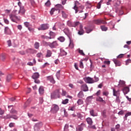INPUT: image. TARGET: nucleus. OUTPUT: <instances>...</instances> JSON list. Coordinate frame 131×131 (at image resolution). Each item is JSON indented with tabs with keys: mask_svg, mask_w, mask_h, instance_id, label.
<instances>
[{
	"mask_svg": "<svg viewBox=\"0 0 131 131\" xmlns=\"http://www.w3.org/2000/svg\"><path fill=\"white\" fill-rule=\"evenodd\" d=\"M63 9H64V7H63V6H62V5L57 4V5H55V8H53L51 10L50 14L54 15V12L55 11H58V14H59L60 11H61V10H63Z\"/></svg>",
	"mask_w": 131,
	"mask_h": 131,
	"instance_id": "nucleus-1",
	"label": "nucleus"
},
{
	"mask_svg": "<svg viewBox=\"0 0 131 131\" xmlns=\"http://www.w3.org/2000/svg\"><path fill=\"white\" fill-rule=\"evenodd\" d=\"M60 90H56L51 94V99H58L60 98Z\"/></svg>",
	"mask_w": 131,
	"mask_h": 131,
	"instance_id": "nucleus-2",
	"label": "nucleus"
},
{
	"mask_svg": "<svg viewBox=\"0 0 131 131\" xmlns=\"http://www.w3.org/2000/svg\"><path fill=\"white\" fill-rule=\"evenodd\" d=\"M9 16L12 22H16V21H20V20H21V18L20 17L17 16L14 13H12L9 15Z\"/></svg>",
	"mask_w": 131,
	"mask_h": 131,
	"instance_id": "nucleus-3",
	"label": "nucleus"
},
{
	"mask_svg": "<svg viewBox=\"0 0 131 131\" xmlns=\"http://www.w3.org/2000/svg\"><path fill=\"white\" fill-rule=\"evenodd\" d=\"M59 105L57 104H53L51 106V112L52 113H57L59 111Z\"/></svg>",
	"mask_w": 131,
	"mask_h": 131,
	"instance_id": "nucleus-4",
	"label": "nucleus"
},
{
	"mask_svg": "<svg viewBox=\"0 0 131 131\" xmlns=\"http://www.w3.org/2000/svg\"><path fill=\"white\" fill-rule=\"evenodd\" d=\"M94 24H97V25H101V24H107V22L104 19H98L94 20Z\"/></svg>",
	"mask_w": 131,
	"mask_h": 131,
	"instance_id": "nucleus-5",
	"label": "nucleus"
},
{
	"mask_svg": "<svg viewBox=\"0 0 131 131\" xmlns=\"http://www.w3.org/2000/svg\"><path fill=\"white\" fill-rule=\"evenodd\" d=\"M47 45L51 49H54V48H56V47H58V46H59V44H58V42H57V41H54L52 43L48 42Z\"/></svg>",
	"mask_w": 131,
	"mask_h": 131,
	"instance_id": "nucleus-6",
	"label": "nucleus"
},
{
	"mask_svg": "<svg viewBox=\"0 0 131 131\" xmlns=\"http://www.w3.org/2000/svg\"><path fill=\"white\" fill-rule=\"evenodd\" d=\"M41 126H42V123L39 122L36 123L34 126V131H39Z\"/></svg>",
	"mask_w": 131,
	"mask_h": 131,
	"instance_id": "nucleus-7",
	"label": "nucleus"
},
{
	"mask_svg": "<svg viewBox=\"0 0 131 131\" xmlns=\"http://www.w3.org/2000/svg\"><path fill=\"white\" fill-rule=\"evenodd\" d=\"M49 24H42L40 26V28H38V30H47V29H49Z\"/></svg>",
	"mask_w": 131,
	"mask_h": 131,
	"instance_id": "nucleus-8",
	"label": "nucleus"
},
{
	"mask_svg": "<svg viewBox=\"0 0 131 131\" xmlns=\"http://www.w3.org/2000/svg\"><path fill=\"white\" fill-rule=\"evenodd\" d=\"M63 32L67 35V36H68V37H69V38H70V36H71V32H70V30H69L68 28H66L63 30Z\"/></svg>",
	"mask_w": 131,
	"mask_h": 131,
	"instance_id": "nucleus-9",
	"label": "nucleus"
},
{
	"mask_svg": "<svg viewBox=\"0 0 131 131\" xmlns=\"http://www.w3.org/2000/svg\"><path fill=\"white\" fill-rule=\"evenodd\" d=\"M122 91L124 95H126L127 94H128V93H129V88L127 86L124 87Z\"/></svg>",
	"mask_w": 131,
	"mask_h": 131,
	"instance_id": "nucleus-10",
	"label": "nucleus"
},
{
	"mask_svg": "<svg viewBox=\"0 0 131 131\" xmlns=\"http://www.w3.org/2000/svg\"><path fill=\"white\" fill-rule=\"evenodd\" d=\"M113 96H114L115 97H118V96L120 95V92L119 90L116 91L115 90V89H113Z\"/></svg>",
	"mask_w": 131,
	"mask_h": 131,
	"instance_id": "nucleus-11",
	"label": "nucleus"
},
{
	"mask_svg": "<svg viewBox=\"0 0 131 131\" xmlns=\"http://www.w3.org/2000/svg\"><path fill=\"white\" fill-rule=\"evenodd\" d=\"M82 25H80V30H79L78 33L79 34V35H82L83 33H84V31L83 30V29H82Z\"/></svg>",
	"mask_w": 131,
	"mask_h": 131,
	"instance_id": "nucleus-12",
	"label": "nucleus"
},
{
	"mask_svg": "<svg viewBox=\"0 0 131 131\" xmlns=\"http://www.w3.org/2000/svg\"><path fill=\"white\" fill-rule=\"evenodd\" d=\"M38 77H39V74H38V73H34V74L32 76V78H33V79H35L34 82H37V81H36V78H38Z\"/></svg>",
	"mask_w": 131,
	"mask_h": 131,
	"instance_id": "nucleus-13",
	"label": "nucleus"
},
{
	"mask_svg": "<svg viewBox=\"0 0 131 131\" xmlns=\"http://www.w3.org/2000/svg\"><path fill=\"white\" fill-rule=\"evenodd\" d=\"M83 79L85 82H93V78L90 77H85Z\"/></svg>",
	"mask_w": 131,
	"mask_h": 131,
	"instance_id": "nucleus-14",
	"label": "nucleus"
},
{
	"mask_svg": "<svg viewBox=\"0 0 131 131\" xmlns=\"http://www.w3.org/2000/svg\"><path fill=\"white\" fill-rule=\"evenodd\" d=\"M81 89L83 92H88L89 91V87L86 84H83L81 86Z\"/></svg>",
	"mask_w": 131,
	"mask_h": 131,
	"instance_id": "nucleus-15",
	"label": "nucleus"
},
{
	"mask_svg": "<svg viewBox=\"0 0 131 131\" xmlns=\"http://www.w3.org/2000/svg\"><path fill=\"white\" fill-rule=\"evenodd\" d=\"M13 78V74H8L6 77V81L8 82L11 81Z\"/></svg>",
	"mask_w": 131,
	"mask_h": 131,
	"instance_id": "nucleus-16",
	"label": "nucleus"
},
{
	"mask_svg": "<svg viewBox=\"0 0 131 131\" xmlns=\"http://www.w3.org/2000/svg\"><path fill=\"white\" fill-rule=\"evenodd\" d=\"M26 10L24 9V7H21L20 8V10L18 12V14H20V15H24V14H25Z\"/></svg>",
	"mask_w": 131,
	"mask_h": 131,
	"instance_id": "nucleus-17",
	"label": "nucleus"
},
{
	"mask_svg": "<svg viewBox=\"0 0 131 131\" xmlns=\"http://www.w3.org/2000/svg\"><path fill=\"white\" fill-rule=\"evenodd\" d=\"M86 122L89 124V125H93V120L92 118L88 117L86 119Z\"/></svg>",
	"mask_w": 131,
	"mask_h": 131,
	"instance_id": "nucleus-18",
	"label": "nucleus"
},
{
	"mask_svg": "<svg viewBox=\"0 0 131 131\" xmlns=\"http://www.w3.org/2000/svg\"><path fill=\"white\" fill-rule=\"evenodd\" d=\"M39 93L40 95H43L45 94V89H43V86H40L39 89Z\"/></svg>",
	"mask_w": 131,
	"mask_h": 131,
	"instance_id": "nucleus-19",
	"label": "nucleus"
},
{
	"mask_svg": "<svg viewBox=\"0 0 131 131\" xmlns=\"http://www.w3.org/2000/svg\"><path fill=\"white\" fill-rule=\"evenodd\" d=\"M90 115L91 116H98V113L95 112V111L94 110H92L90 111Z\"/></svg>",
	"mask_w": 131,
	"mask_h": 131,
	"instance_id": "nucleus-20",
	"label": "nucleus"
},
{
	"mask_svg": "<svg viewBox=\"0 0 131 131\" xmlns=\"http://www.w3.org/2000/svg\"><path fill=\"white\" fill-rule=\"evenodd\" d=\"M52 51L50 50H48L47 51L46 58H50V57H52Z\"/></svg>",
	"mask_w": 131,
	"mask_h": 131,
	"instance_id": "nucleus-21",
	"label": "nucleus"
},
{
	"mask_svg": "<svg viewBox=\"0 0 131 131\" xmlns=\"http://www.w3.org/2000/svg\"><path fill=\"white\" fill-rule=\"evenodd\" d=\"M113 61L116 67L121 66V62H120L119 60H117V59H114Z\"/></svg>",
	"mask_w": 131,
	"mask_h": 131,
	"instance_id": "nucleus-22",
	"label": "nucleus"
},
{
	"mask_svg": "<svg viewBox=\"0 0 131 131\" xmlns=\"http://www.w3.org/2000/svg\"><path fill=\"white\" fill-rule=\"evenodd\" d=\"M77 5H79V2L76 1L75 3V6L74 7V9L75 10L76 14L78 12V10H77L78 8L76 7Z\"/></svg>",
	"mask_w": 131,
	"mask_h": 131,
	"instance_id": "nucleus-23",
	"label": "nucleus"
},
{
	"mask_svg": "<svg viewBox=\"0 0 131 131\" xmlns=\"http://www.w3.org/2000/svg\"><path fill=\"white\" fill-rule=\"evenodd\" d=\"M61 13L62 18H63L64 19H67L68 18V14H67L66 12H65V11H62Z\"/></svg>",
	"mask_w": 131,
	"mask_h": 131,
	"instance_id": "nucleus-24",
	"label": "nucleus"
},
{
	"mask_svg": "<svg viewBox=\"0 0 131 131\" xmlns=\"http://www.w3.org/2000/svg\"><path fill=\"white\" fill-rule=\"evenodd\" d=\"M47 80H49V81H50V82H54L55 81V80H54V77L52 76H49L47 77Z\"/></svg>",
	"mask_w": 131,
	"mask_h": 131,
	"instance_id": "nucleus-25",
	"label": "nucleus"
},
{
	"mask_svg": "<svg viewBox=\"0 0 131 131\" xmlns=\"http://www.w3.org/2000/svg\"><path fill=\"white\" fill-rule=\"evenodd\" d=\"M78 98H83L84 97V94H83V92L82 91H80L77 95Z\"/></svg>",
	"mask_w": 131,
	"mask_h": 131,
	"instance_id": "nucleus-26",
	"label": "nucleus"
},
{
	"mask_svg": "<svg viewBox=\"0 0 131 131\" xmlns=\"http://www.w3.org/2000/svg\"><path fill=\"white\" fill-rule=\"evenodd\" d=\"M131 116V112H128L125 115V116L124 117V120H127V117H128V116Z\"/></svg>",
	"mask_w": 131,
	"mask_h": 131,
	"instance_id": "nucleus-27",
	"label": "nucleus"
},
{
	"mask_svg": "<svg viewBox=\"0 0 131 131\" xmlns=\"http://www.w3.org/2000/svg\"><path fill=\"white\" fill-rule=\"evenodd\" d=\"M10 31H10V29L9 28V27H6L5 29V33L6 34H10Z\"/></svg>",
	"mask_w": 131,
	"mask_h": 131,
	"instance_id": "nucleus-28",
	"label": "nucleus"
},
{
	"mask_svg": "<svg viewBox=\"0 0 131 131\" xmlns=\"http://www.w3.org/2000/svg\"><path fill=\"white\" fill-rule=\"evenodd\" d=\"M96 101L98 102H102V103H104L105 101L103 100V98L101 97H98L96 98Z\"/></svg>",
	"mask_w": 131,
	"mask_h": 131,
	"instance_id": "nucleus-29",
	"label": "nucleus"
},
{
	"mask_svg": "<svg viewBox=\"0 0 131 131\" xmlns=\"http://www.w3.org/2000/svg\"><path fill=\"white\" fill-rule=\"evenodd\" d=\"M67 55V52L63 50H60V56H66Z\"/></svg>",
	"mask_w": 131,
	"mask_h": 131,
	"instance_id": "nucleus-30",
	"label": "nucleus"
},
{
	"mask_svg": "<svg viewBox=\"0 0 131 131\" xmlns=\"http://www.w3.org/2000/svg\"><path fill=\"white\" fill-rule=\"evenodd\" d=\"M42 38H44V39H52L54 38V36L53 37H49L48 36H41Z\"/></svg>",
	"mask_w": 131,
	"mask_h": 131,
	"instance_id": "nucleus-31",
	"label": "nucleus"
},
{
	"mask_svg": "<svg viewBox=\"0 0 131 131\" xmlns=\"http://www.w3.org/2000/svg\"><path fill=\"white\" fill-rule=\"evenodd\" d=\"M0 58H1V60L4 61V60H5V59H6V54L5 53H2L0 55Z\"/></svg>",
	"mask_w": 131,
	"mask_h": 131,
	"instance_id": "nucleus-32",
	"label": "nucleus"
},
{
	"mask_svg": "<svg viewBox=\"0 0 131 131\" xmlns=\"http://www.w3.org/2000/svg\"><path fill=\"white\" fill-rule=\"evenodd\" d=\"M100 28L102 31H107V30H108V28L107 27H105V26H101Z\"/></svg>",
	"mask_w": 131,
	"mask_h": 131,
	"instance_id": "nucleus-33",
	"label": "nucleus"
},
{
	"mask_svg": "<svg viewBox=\"0 0 131 131\" xmlns=\"http://www.w3.org/2000/svg\"><path fill=\"white\" fill-rule=\"evenodd\" d=\"M58 39L59 41H61V42H63L65 41V37L63 36H60L59 38H58Z\"/></svg>",
	"mask_w": 131,
	"mask_h": 131,
	"instance_id": "nucleus-34",
	"label": "nucleus"
},
{
	"mask_svg": "<svg viewBox=\"0 0 131 131\" xmlns=\"http://www.w3.org/2000/svg\"><path fill=\"white\" fill-rule=\"evenodd\" d=\"M11 114H17L18 112L17 111L15 110L14 108H12L10 112Z\"/></svg>",
	"mask_w": 131,
	"mask_h": 131,
	"instance_id": "nucleus-35",
	"label": "nucleus"
},
{
	"mask_svg": "<svg viewBox=\"0 0 131 131\" xmlns=\"http://www.w3.org/2000/svg\"><path fill=\"white\" fill-rule=\"evenodd\" d=\"M92 100H93V96H89L86 99V101L87 102H91V101H92Z\"/></svg>",
	"mask_w": 131,
	"mask_h": 131,
	"instance_id": "nucleus-36",
	"label": "nucleus"
},
{
	"mask_svg": "<svg viewBox=\"0 0 131 131\" xmlns=\"http://www.w3.org/2000/svg\"><path fill=\"white\" fill-rule=\"evenodd\" d=\"M103 3V1H100L97 4V8L98 9H101V5H102V3Z\"/></svg>",
	"mask_w": 131,
	"mask_h": 131,
	"instance_id": "nucleus-37",
	"label": "nucleus"
},
{
	"mask_svg": "<svg viewBox=\"0 0 131 131\" xmlns=\"http://www.w3.org/2000/svg\"><path fill=\"white\" fill-rule=\"evenodd\" d=\"M12 116L10 115H7L6 116L4 117V119H10L12 118Z\"/></svg>",
	"mask_w": 131,
	"mask_h": 131,
	"instance_id": "nucleus-38",
	"label": "nucleus"
},
{
	"mask_svg": "<svg viewBox=\"0 0 131 131\" xmlns=\"http://www.w3.org/2000/svg\"><path fill=\"white\" fill-rule=\"evenodd\" d=\"M64 131H69V125L66 124L64 127Z\"/></svg>",
	"mask_w": 131,
	"mask_h": 131,
	"instance_id": "nucleus-39",
	"label": "nucleus"
},
{
	"mask_svg": "<svg viewBox=\"0 0 131 131\" xmlns=\"http://www.w3.org/2000/svg\"><path fill=\"white\" fill-rule=\"evenodd\" d=\"M77 117H78V118L81 119L83 117V116L81 114L78 113L77 114Z\"/></svg>",
	"mask_w": 131,
	"mask_h": 131,
	"instance_id": "nucleus-40",
	"label": "nucleus"
},
{
	"mask_svg": "<svg viewBox=\"0 0 131 131\" xmlns=\"http://www.w3.org/2000/svg\"><path fill=\"white\" fill-rule=\"evenodd\" d=\"M77 104L79 105H82V104H83V101L82 99H78L77 101Z\"/></svg>",
	"mask_w": 131,
	"mask_h": 131,
	"instance_id": "nucleus-41",
	"label": "nucleus"
},
{
	"mask_svg": "<svg viewBox=\"0 0 131 131\" xmlns=\"http://www.w3.org/2000/svg\"><path fill=\"white\" fill-rule=\"evenodd\" d=\"M85 29L86 30V33H90V32H91V31H93V30H92V29H90L89 28H85Z\"/></svg>",
	"mask_w": 131,
	"mask_h": 131,
	"instance_id": "nucleus-42",
	"label": "nucleus"
},
{
	"mask_svg": "<svg viewBox=\"0 0 131 131\" xmlns=\"http://www.w3.org/2000/svg\"><path fill=\"white\" fill-rule=\"evenodd\" d=\"M78 52L81 56H85V54H84V53H83V51L81 50L80 49H78Z\"/></svg>",
	"mask_w": 131,
	"mask_h": 131,
	"instance_id": "nucleus-43",
	"label": "nucleus"
},
{
	"mask_svg": "<svg viewBox=\"0 0 131 131\" xmlns=\"http://www.w3.org/2000/svg\"><path fill=\"white\" fill-rule=\"evenodd\" d=\"M35 49H38L39 48V43L36 42L34 44Z\"/></svg>",
	"mask_w": 131,
	"mask_h": 131,
	"instance_id": "nucleus-44",
	"label": "nucleus"
},
{
	"mask_svg": "<svg viewBox=\"0 0 131 131\" xmlns=\"http://www.w3.org/2000/svg\"><path fill=\"white\" fill-rule=\"evenodd\" d=\"M69 101V100L68 99H66L65 100L62 101V103L64 105H66V104H68Z\"/></svg>",
	"mask_w": 131,
	"mask_h": 131,
	"instance_id": "nucleus-45",
	"label": "nucleus"
},
{
	"mask_svg": "<svg viewBox=\"0 0 131 131\" xmlns=\"http://www.w3.org/2000/svg\"><path fill=\"white\" fill-rule=\"evenodd\" d=\"M67 25H68V26H69L70 27H73V25L72 24V23L70 21H68L67 22Z\"/></svg>",
	"mask_w": 131,
	"mask_h": 131,
	"instance_id": "nucleus-46",
	"label": "nucleus"
},
{
	"mask_svg": "<svg viewBox=\"0 0 131 131\" xmlns=\"http://www.w3.org/2000/svg\"><path fill=\"white\" fill-rule=\"evenodd\" d=\"M124 83L119 82L117 86H119V88H122V86H124Z\"/></svg>",
	"mask_w": 131,
	"mask_h": 131,
	"instance_id": "nucleus-47",
	"label": "nucleus"
},
{
	"mask_svg": "<svg viewBox=\"0 0 131 131\" xmlns=\"http://www.w3.org/2000/svg\"><path fill=\"white\" fill-rule=\"evenodd\" d=\"M37 57L38 58H42V57H43V55H42V53H39L37 54Z\"/></svg>",
	"mask_w": 131,
	"mask_h": 131,
	"instance_id": "nucleus-48",
	"label": "nucleus"
},
{
	"mask_svg": "<svg viewBox=\"0 0 131 131\" xmlns=\"http://www.w3.org/2000/svg\"><path fill=\"white\" fill-rule=\"evenodd\" d=\"M86 5L88 6L89 9H91V8H92V4H91L90 2H87Z\"/></svg>",
	"mask_w": 131,
	"mask_h": 131,
	"instance_id": "nucleus-49",
	"label": "nucleus"
},
{
	"mask_svg": "<svg viewBox=\"0 0 131 131\" xmlns=\"http://www.w3.org/2000/svg\"><path fill=\"white\" fill-rule=\"evenodd\" d=\"M62 92L61 94V96H62V97L66 96L67 92L66 91H64V90H63V89L62 90Z\"/></svg>",
	"mask_w": 131,
	"mask_h": 131,
	"instance_id": "nucleus-50",
	"label": "nucleus"
},
{
	"mask_svg": "<svg viewBox=\"0 0 131 131\" xmlns=\"http://www.w3.org/2000/svg\"><path fill=\"white\" fill-rule=\"evenodd\" d=\"M102 116H103V117H104V118H105V117H106V111H103L102 113Z\"/></svg>",
	"mask_w": 131,
	"mask_h": 131,
	"instance_id": "nucleus-51",
	"label": "nucleus"
},
{
	"mask_svg": "<svg viewBox=\"0 0 131 131\" xmlns=\"http://www.w3.org/2000/svg\"><path fill=\"white\" fill-rule=\"evenodd\" d=\"M24 25L26 26V27H27V28H29V26H30V24L28 22L24 23Z\"/></svg>",
	"mask_w": 131,
	"mask_h": 131,
	"instance_id": "nucleus-52",
	"label": "nucleus"
},
{
	"mask_svg": "<svg viewBox=\"0 0 131 131\" xmlns=\"http://www.w3.org/2000/svg\"><path fill=\"white\" fill-rule=\"evenodd\" d=\"M50 37H53V36L54 38H55V33L53 32H50Z\"/></svg>",
	"mask_w": 131,
	"mask_h": 131,
	"instance_id": "nucleus-53",
	"label": "nucleus"
},
{
	"mask_svg": "<svg viewBox=\"0 0 131 131\" xmlns=\"http://www.w3.org/2000/svg\"><path fill=\"white\" fill-rule=\"evenodd\" d=\"M7 45L8 47H11L12 46V42L11 41V40H9L7 41Z\"/></svg>",
	"mask_w": 131,
	"mask_h": 131,
	"instance_id": "nucleus-54",
	"label": "nucleus"
},
{
	"mask_svg": "<svg viewBox=\"0 0 131 131\" xmlns=\"http://www.w3.org/2000/svg\"><path fill=\"white\" fill-rule=\"evenodd\" d=\"M9 126V127H14L15 126V123H10Z\"/></svg>",
	"mask_w": 131,
	"mask_h": 131,
	"instance_id": "nucleus-55",
	"label": "nucleus"
},
{
	"mask_svg": "<svg viewBox=\"0 0 131 131\" xmlns=\"http://www.w3.org/2000/svg\"><path fill=\"white\" fill-rule=\"evenodd\" d=\"M78 25H79V22L76 21L74 23V25H73V27H76Z\"/></svg>",
	"mask_w": 131,
	"mask_h": 131,
	"instance_id": "nucleus-56",
	"label": "nucleus"
},
{
	"mask_svg": "<svg viewBox=\"0 0 131 131\" xmlns=\"http://www.w3.org/2000/svg\"><path fill=\"white\" fill-rule=\"evenodd\" d=\"M12 118H13V119H15V120H17V119H18V116L16 115H12Z\"/></svg>",
	"mask_w": 131,
	"mask_h": 131,
	"instance_id": "nucleus-57",
	"label": "nucleus"
},
{
	"mask_svg": "<svg viewBox=\"0 0 131 131\" xmlns=\"http://www.w3.org/2000/svg\"><path fill=\"white\" fill-rule=\"evenodd\" d=\"M108 95H109V92H103V96H105L106 97H107V96H108Z\"/></svg>",
	"mask_w": 131,
	"mask_h": 131,
	"instance_id": "nucleus-58",
	"label": "nucleus"
},
{
	"mask_svg": "<svg viewBox=\"0 0 131 131\" xmlns=\"http://www.w3.org/2000/svg\"><path fill=\"white\" fill-rule=\"evenodd\" d=\"M116 101L118 103H120V99H119V96H116Z\"/></svg>",
	"mask_w": 131,
	"mask_h": 131,
	"instance_id": "nucleus-59",
	"label": "nucleus"
},
{
	"mask_svg": "<svg viewBox=\"0 0 131 131\" xmlns=\"http://www.w3.org/2000/svg\"><path fill=\"white\" fill-rule=\"evenodd\" d=\"M45 5L47 6V7H49L51 5V2L50 1H48L45 3Z\"/></svg>",
	"mask_w": 131,
	"mask_h": 131,
	"instance_id": "nucleus-60",
	"label": "nucleus"
},
{
	"mask_svg": "<svg viewBox=\"0 0 131 131\" xmlns=\"http://www.w3.org/2000/svg\"><path fill=\"white\" fill-rule=\"evenodd\" d=\"M129 63H131V60L130 59H127L126 61L125 65H128V64H129Z\"/></svg>",
	"mask_w": 131,
	"mask_h": 131,
	"instance_id": "nucleus-61",
	"label": "nucleus"
},
{
	"mask_svg": "<svg viewBox=\"0 0 131 131\" xmlns=\"http://www.w3.org/2000/svg\"><path fill=\"white\" fill-rule=\"evenodd\" d=\"M13 88L14 89H15V90L18 89V88H19V85H17V84H14L13 85Z\"/></svg>",
	"mask_w": 131,
	"mask_h": 131,
	"instance_id": "nucleus-62",
	"label": "nucleus"
},
{
	"mask_svg": "<svg viewBox=\"0 0 131 131\" xmlns=\"http://www.w3.org/2000/svg\"><path fill=\"white\" fill-rule=\"evenodd\" d=\"M80 68H83V63L82 61L80 62Z\"/></svg>",
	"mask_w": 131,
	"mask_h": 131,
	"instance_id": "nucleus-63",
	"label": "nucleus"
},
{
	"mask_svg": "<svg viewBox=\"0 0 131 131\" xmlns=\"http://www.w3.org/2000/svg\"><path fill=\"white\" fill-rule=\"evenodd\" d=\"M56 77H57V78L60 77V71L56 73Z\"/></svg>",
	"mask_w": 131,
	"mask_h": 131,
	"instance_id": "nucleus-64",
	"label": "nucleus"
}]
</instances>
